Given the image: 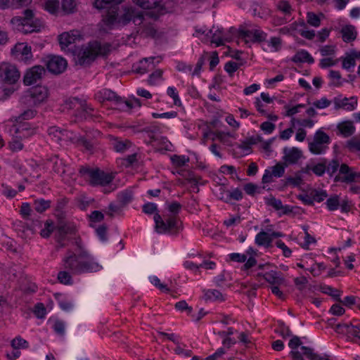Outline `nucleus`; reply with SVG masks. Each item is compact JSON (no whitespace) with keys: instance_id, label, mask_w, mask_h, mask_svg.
Listing matches in <instances>:
<instances>
[{"instance_id":"nucleus-56","label":"nucleus","mask_w":360,"mask_h":360,"mask_svg":"<svg viewBox=\"0 0 360 360\" xmlns=\"http://www.w3.org/2000/svg\"><path fill=\"white\" fill-rule=\"evenodd\" d=\"M311 170L319 176H323L326 172V162L316 164L311 167Z\"/></svg>"},{"instance_id":"nucleus-51","label":"nucleus","mask_w":360,"mask_h":360,"mask_svg":"<svg viewBox=\"0 0 360 360\" xmlns=\"http://www.w3.org/2000/svg\"><path fill=\"white\" fill-rule=\"evenodd\" d=\"M311 194L313 198V202H321L323 201L328 196L326 191L314 189L311 191Z\"/></svg>"},{"instance_id":"nucleus-21","label":"nucleus","mask_w":360,"mask_h":360,"mask_svg":"<svg viewBox=\"0 0 360 360\" xmlns=\"http://www.w3.org/2000/svg\"><path fill=\"white\" fill-rule=\"evenodd\" d=\"M283 160L288 165L296 164L302 156V150L297 148H283Z\"/></svg>"},{"instance_id":"nucleus-30","label":"nucleus","mask_w":360,"mask_h":360,"mask_svg":"<svg viewBox=\"0 0 360 360\" xmlns=\"http://www.w3.org/2000/svg\"><path fill=\"white\" fill-rule=\"evenodd\" d=\"M78 36V34L74 33V31L64 32L59 35L58 40L61 48L63 49L74 43Z\"/></svg>"},{"instance_id":"nucleus-2","label":"nucleus","mask_w":360,"mask_h":360,"mask_svg":"<svg viewBox=\"0 0 360 360\" xmlns=\"http://www.w3.org/2000/svg\"><path fill=\"white\" fill-rule=\"evenodd\" d=\"M111 51V45L108 43L102 44L97 41H90L82 46L75 54L77 64L86 66L91 64L96 57L105 56Z\"/></svg>"},{"instance_id":"nucleus-58","label":"nucleus","mask_w":360,"mask_h":360,"mask_svg":"<svg viewBox=\"0 0 360 360\" xmlns=\"http://www.w3.org/2000/svg\"><path fill=\"white\" fill-rule=\"evenodd\" d=\"M150 283L154 285L155 287H157L159 290H160L162 292H169V288H167V286L163 283H162L160 281V279L155 276H150L149 278Z\"/></svg>"},{"instance_id":"nucleus-44","label":"nucleus","mask_w":360,"mask_h":360,"mask_svg":"<svg viewBox=\"0 0 360 360\" xmlns=\"http://www.w3.org/2000/svg\"><path fill=\"white\" fill-rule=\"evenodd\" d=\"M37 114V111L33 109H27L20 115L15 117L14 120L16 122H21L24 120H28L34 117Z\"/></svg>"},{"instance_id":"nucleus-63","label":"nucleus","mask_w":360,"mask_h":360,"mask_svg":"<svg viewBox=\"0 0 360 360\" xmlns=\"http://www.w3.org/2000/svg\"><path fill=\"white\" fill-rule=\"evenodd\" d=\"M46 313V308L42 303H37L34 306V314L39 319L44 318Z\"/></svg>"},{"instance_id":"nucleus-18","label":"nucleus","mask_w":360,"mask_h":360,"mask_svg":"<svg viewBox=\"0 0 360 360\" xmlns=\"http://www.w3.org/2000/svg\"><path fill=\"white\" fill-rule=\"evenodd\" d=\"M239 36L244 39H249L253 42H261L266 39V34L261 30H245L240 27L238 30Z\"/></svg>"},{"instance_id":"nucleus-62","label":"nucleus","mask_w":360,"mask_h":360,"mask_svg":"<svg viewBox=\"0 0 360 360\" xmlns=\"http://www.w3.org/2000/svg\"><path fill=\"white\" fill-rule=\"evenodd\" d=\"M323 292L332 296L338 301H340V292L337 289H335V288L328 285V286H325L323 288Z\"/></svg>"},{"instance_id":"nucleus-17","label":"nucleus","mask_w":360,"mask_h":360,"mask_svg":"<svg viewBox=\"0 0 360 360\" xmlns=\"http://www.w3.org/2000/svg\"><path fill=\"white\" fill-rule=\"evenodd\" d=\"M45 73V69L41 65H35L28 70L23 78L25 85H32L39 80L42 75Z\"/></svg>"},{"instance_id":"nucleus-20","label":"nucleus","mask_w":360,"mask_h":360,"mask_svg":"<svg viewBox=\"0 0 360 360\" xmlns=\"http://www.w3.org/2000/svg\"><path fill=\"white\" fill-rule=\"evenodd\" d=\"M333 103L335 109L353 110L357 105V100L355 97L346 98L339 96L334 98Z\"/></svg>"},{"instance_id":"nucleus-45","label":"nucleus","mask_w":360,"mask_h":360,"mask_svg":"<svg viewBox=\"0 0 360 360\" xmlns=\"http://www.w3.org/2000/svg\"><path fill=\"white\" fill-rule=\"evenodd\" d=\"M290 35H296L297 34H300L302 29L306 27V23L304 20L295 21L289 25Z\"/></svg>"},{"instance_id":"nucleus-19","label":"nucleus","mask_w":360,"mask_h":360,"mask_svg":"<svg viewBox=\"0 0 360 360\" xmlns=\"http://www.w3.org/2000/svg\"><path fill=\"white\" fill-rule=\"evenodd\" d=\"M73 232L74 228L67 224H62L57 227L56 237L60 248H64L68 245L66 240H70L69 235L72 234Z\"/></svg>"},{"instance_id":"nucleus-43","label":"nucleus","mask_w":360,"mask_h":360,"mask_svg":"<svg viewBox=\"0 0 360 360\" xmlns=\"http://www.w3.org/2000/svg\"><path fill=\"white\" fill-rule=\"evenodd\" d=\"M44 9L51 14L56 15L59 12L58 0H47L44 3Z\"/></svg>"},{"instance_id":"nucleus-54","label":"nucleus","mask_w":360,"mask_h":360,"mask_svg":"<svg viewBox=\"0 0 360 360\" xmlns=\"http://www.w3.org/2000/svg\"><path fill=\"white\" fill-rule=\"evenodd\" d=\"M277 8L285 15H290L292 11L291 6L288 1L281 0L277 4Z\"/></svg>"},{"instance_id":"nucleus-42","label":"nucleus","mask_w":360,"mask_h":360,"mask_svg":"<svg viewBox=\"0 0 360 360\" xmlns=\"http://www.w3.org/2000/svg\"><path fill=\"white\" fill-rule=\"evenodd\" d=\"M65 104L68 108H76L78 110H81L82 107L85 106V100L79 98L77 97H74L68 100Z\"/></svg>"},{"instance_id":"nucleus-40","label":"nucleus","mask_w":360,"mask_h":360,"mask_svg":"<svg viewBox=\"0 0 360 360\" xmlns=\"http://www.w3.org/2000/svg\"><path fill=\"white\" fill-rule=\"evenodd\" d=\"M214 137L212 139V141L218 140L223 144L226 146H231V141L230 140L231 134L225 133L224 131H214L213 132Z\"/></svg>"},{"instance_id":"nucleus-24","label":"nucleus","mask_w":360,"mask_h":360,"mask_svg":"<svg viewBox=\"0 0 360 360\" xmlns=\"http://www.w3.org/2000/svg\"><path fill=\"white\" fill-rule=\"evenodd\" d=\"M265 202L267 205L274 207L276 210H281L283 214H288L292 212V209L289 205H283L280 199H277L271 195L265 198Z\"/></svg>"},{"instance_id":"nucleus-8","label":"nucleus","mask_w":360,"mask_h":360,"mask_svg":"<svg viewBox=\"0 0 360 360\" xmlns=\"http://www.w3.org/2000/svg\"><path fill=\"white\" fill-rule=\"evenodd\" d=\"M49 95L48 89L44 86H36L27 91L21 98L25 105H36L44 101Z\"/></svg>"},{"instance_id":"nucleus-6","label":"nucleus","mask_w":360,"mask_h":360,"mask_svg":"<svg viewBox=\"0 0 360 360\" xmlns=\"http://www.w3.org/2000/svg\"><path fill=\"white\" fill-rule=\"evenodd\" d=\"M123 0H95L94 7L98 10L105 9L108 13L103 18V23L110 27L115 24L119 5Z\"/></svg>"},{"instance_id":"nucleus-39","label":"nucleus","mask_w":360,"mask_h":360,"mask_svg":"<svg viewBox=\"0 0 360 360\" xmlns=\"http://www.w3.org/2000/svg\"><path fill=\"white\" fill-rule=\"evenodd\" d=\"M328 76L331 80L329 84L330 86H340L342 85L344 79H342L341 74L339 71L331 70L329 72Z\"/></svg>"},{"instance_id":"nucleus-5","label":"nucleus","mask_w":360,"mask_h":360,"mask_svg":"<svg viewBox=\"0 0 360 360\" xmlns=\"http://www.w3.org/2000/svg\"><path fill=\"white\" fill-rule=\"evenodd\" d=\"M79 172L93 186H105L114 179L112 174L105 172L98 168L82 167Z\"/></svg>"},{"instance_id":"nucleus-41","label":"nucleus","mask_w":360,"mask_h":360,"mask_svg":"<svg viewBox=\"0 0 360 360\" xmlns=\"http://www.w3.org/2000/svg\"><path fill=\"white\" fill-rule=\"evenodd\" d=\"M75 0H61V8L65 14L72 13L76 11Z\"/></svg>"},{"instance_id":"nucleus-35","label":"nucleus","mask_w":360,"mask_h":360,"mask_svg":"<svg viewBox=\"0 0 360 360\" xmlns=\"http://www.w3.org/2000/svg\"><path fill=\"white\" fill-rule=\"evenodd\" d=\"M338 128L345 137L350 136L355 131V127L351 122H344L340 124Z\"/></svg>"},{"instance_id":"nucleus-49","label":"nucleus","mask_w":360,"mask_h":360,"mask_svg":"<svg viewBox=\"0 0 360 360\" xmlns=\"http://www.w3.org/2000/svg\"><path fill=\"white\" fill-rule=\"evenodd\" d=\"M326 206L327 208L330 211L337 210L340 206V198L338 195H335L333 196L330 197L326 200Z\"/></svg>"},{"instance_id":"nucleus-32","label":"nucleus","mask_w":360,"mask_h":360,"mask_svg":"<svg viewBox=\"0 0 360 360\" xmlns=\"http://www.w3.org/2000/svg\"><path fill=\"white\" fill-rule=\"evenodd\" d=\"M271 236L266 231H262L255 236V243L258 246L269 248L271 245Z\"/></svg>"},{"instance_id":"nucleus-55","label":"nucleus","mask_w":360,"mask_h":360,"mask_svg":"<svg viewBox=\"0 0 360 360\" xmlns=\"http://www.w3.org/2000/svg\"><path fill=\"white\" fill-rule=\"evenodd\" d=\"M54 225L52 221L47 220L44 224V227L41 230L40 235L43 238H48L53 231Z\"/></svg>"},{"instance_id":"nucleus-11","label":"nucleus","mask_w":360,"mask_h":360,"mask_svg":"<svg viewBox=\"0 0 360 360\" xmlns=\"http://www.w3.org/2000/svg\"><path fill=\"white\" fill-rule=\"evenodd\" d=\"M143 11L137 10L133 6H124L120 15H117L115 23L121 25H127L130 22H133L135 25L140 21Z\"/></svg>"},{"instance_id":"nucleus-12","label":"nucleus","mask_w":360,"mask_h":360,"mask_svg":"<svg viewBox=\"0 0 360 360\" xmlns=\"http://www.w3.org/2000/svg\"><path fill=\"white\" fill-rule=\"evenodd\" d=\"M140 18L141 20L136 25L137 26V33H140L145 37H155L157 31L154 22L156 20H153L150 15L144 14L143 13Z\"/></svg>"},{"instance_id":"nucleus-14","label":"nucleus","mask_w":360,"mask_h":360,"mask_svg":"<svg viewBox=\"0 0 360 360\" xmlns=\"http://www.w3.org/2000/svg\"><path fill=\"white\" fill-rule=\"evenodd\" d=\"M95 96L96 99L100 103H103L105 101H113L119 108H120V105L131 108L133 104L131 102H123L122 98L115 92L107 89L98 91Z\"/></svg>"},{"instance_id":"nucleus-27","label":"nucleus","mask_w":360,"mask_h":360,"mask_svg":"<svg viewBox=\"0 0 360 360\" xmlns=\"http://www.w3.org/2000/svg\"><path fill=\"white\" fill-rule=\"evenodd\" d=\"M264 278L273 286L281 285L285 283V279L282 276V273L275 271L266 272L264 275Z\"/></svg>"},{"instance_id":"nucleus-3","label":"nucleus","mask_w":360,"mask_h":360,"mask_svg":"<svg viewBox=\"0 0 360 360\" xmlns=\"http://www.w3.org/2000/svg\"><path fill=\"white\" fill-rule=\"evenodd\" d=\"M11 23L18 31L23 34L39 32L43 27L41 20L36 17L34 11L31 8L24 10L22 16L13 18Z\"/></svg>"},{"instance_id":"nucleus-9","label":"nucleus","mask_w":360,"mask_h":360,"mask_svg":"<svg viewBox=\"0 0 360 360\" xmlns=\"http://www.w3.org/2000/svg\"><path fill=\"white\" fill-rule=\"evenodd\" d=\"M330 139L329 136L321 129L316 131L312 141L309 143V150L314 155L324 153L328 148Z\"/></svg>"},{"instance_id":"nucleus-60","label":"nucleus","mask_w":360,"mask_h":360,"mask_svg":"<svg viewBox=\"0 0 360 360\" xmlns=\"http://www.w3.org/2000/svg\"><path fill=\"white\" fill-rule=\"evenodd\" d=\"M167 94L169 96L173 98L174 100V104L175 105H181V100L179 97L178 93L176 91V88L173 86H169L167 90Z\"/></svg>"},{"instance_id":"nucleus-4","label":"nucleus","mask_w":360,"mask_h":360,"mask_svg":"<svg viewBox=\"0 0 360 360\" xmlns=\"http://www.w3.org/2000/svg\"><path fill=\"white\" fill-rule=\"evenodd\" d=\"M154 221L155 230L160 234L177 235L182 229V222L175 215L162 218L158 213H155Z\"/></svg>"},{"instance_id":"nucleus-50","label":"nucleus","mask_w":360,"mask_h":360,"mask_svg":"<svg viewBox=\"0 0 360 360\" xmlns=\"http://www.w3.org/2000/svg\"><path fill=\"white\" fill-rule=\"evenodd\" d=\"M307 22L310 25L318 27L321 25V18L319 15L313 12H308L307 13Z\"/></svg>"},{"instance_id":"nucleus-15","label":"nucleus","mask_w":360,"mask_h":360,"mask_svg":"<svg viewBox=\"0 0 360 360\" xmlns=\"http://www.w3.org/2000/svg\"><path fill=\"white\" fill-rule=\"evenodd\" d=\"M11 53L16 59L25 63H30L33 58L32 48L26 43L15 44L11 49Z\"/></svg>"},{"instance_id":"nucleus-57","label":"nucleus","mask_w":360,"mask_h":360,"mask_svg":"<svg viewBox=\"0 0 360 360\" xmlns=\"http://www.w3.org/2000/svg\"><path fill=\"white\" fill-rule=\"evenodd\" d=\"M172 163L176 167H182L189 161V158L184 155H174L171 158Z\"/></svg>"},{"instance_id":"nucleus-46","label":"nucleus","mask_w":360,"mask_h":360,"mask_svg":"<svg viewBox=\"0 0 360 360\" xmlns=\"http://www.w3.org/2000/svg\"><path fill=\"white\" fill-rule=\"evenodd\" d=\"M348 326L347 333L356 338L357 340L354 342L360 345V326L359 325H354L352 323H349Z\"/></svg>"},{"instance_id":"nucleus-1","label":"nucleus","mask_w":360,"mask_h":360,"mask_svg":"<svg viewBox=\"0 0 360 360\" xmlns=\"http://www.w3.org/2000/svg\"><path fill=\"white\" fill-rule=\"evenodd\" d=\"M77 248L72 251L68 250L62 259V266L72 274L79 275L85 273L99 271L102 266L96 262L90 254L84 250L80 239L72 241Z\"/></svg>"},{"instance_id":"nucleus-13","label":"nucleus","mask_w":360,"mask_h":360,"mask_svg":"<svg viewBox=\"0 0 360 360\" xmlns=\"http://www.w3.org/2000/svg\"><path fill=\"white\" fill-rule=\"evenodd\" d=\"M359 176H360V172L354 171L353 168L346 164H342L334 180L335 182L352 183L359 181Z\"/></svg>"},{"instance_id":"nucleus-28","label":"nucleus","mask_w":360,"mask_h":360,"mask_svg":"<svg viewBox=\"0 0 360 360\" xmlns=\"http://www.w3.org/2000/svg\"><path fill=\"white\" fill-rule=\"evenodd\" d=\"M342 40L345 42H351L356 39L357 32L355 27L351 25L344 26L340 31Z\"/></svg>"},{"instance_id":"nucleus-7","label":"nucleus","mask_w":360,"mask_h":360,"mask_svg":"<svg viewBox=\"0 0 360 360\" xmlns=\"http://www.w3.org/2000/svg\"><path fill=\"white\" fill-rule=\"evenodd\" d=\"M132 2L143 9L148 10L143 13L150 15L153 20H158L167 12L165 0H132Z\"/></svg>"},{"instance_id":"nucleus-53","label":"nucleus","mask_w":360,"mask_h":360,"mask_svg":"<svg viewBox=\"0 0 360 360\" xmlns=\"http://www.w3.org/2000/svg\"><path fill=\"white\" fill-rule=\"evenodd\" d=\"M130 146V142L128 141H120L117 139H115L114 142L112 143L113 148L115 151L122 153L124 152Z\"/></svg>"},{"instance_id":"nucleus-31","label":"nucleus","mask_w":360,"mask_h":360,"mask_svg":"<svg viewBox=\"0 0 360 360\" xmlns=\"http://www.w3.org/2000/svg\"><path fill=\"white\" fill-rule=\"evenodd\" d=\"M292 61L298 63H308L311 64L314 62L313 57L305 50H300L297 51L295 56L292 58Z\"/></svg>"},{"instance_id":"nucleus-48","label":"nucleus","mask_w":360,"mask_h":360,"mask_svg":"<svg viewBox=\"0 0 360 360\" xmlns=\"http://www.w3.org/2000/svg\"><path fill=\"white\" fill-rule=\"evenodd\" d=\"M205 297L207 300L212 301H223L224 300L222 293L217 290H208L205 294Z\"/></svg>"},{"instance_id":"nucleus-37","label":"nucleus","mask_w":360,"mask_h":360,"mask_svg":"<svg viewBox=\"0 0 360 360\" xmlns=\"http://www.w3.org/2000/svg\"><path fill=\"white\" fill-rule=\"evenodd\" d=\"M243 193L239 188H235L232 191H229V194H226V196H219V199L226 202H229L231 200H241L243 198Z\"/></svg>"},{"instance_id":"nucleus-64","label":"nucleus","mask_w":360,"mask_h":360,"mask_svg":"<svg viewBox=\"0 0 360 360\" xmlns=\"http://www.w3.org/2000/svg\"><path fill=\"white\" fill-rule=\"evenodd\" d=\"M355 65L356 61L351 54L342 60V68L347 70H349L350 68L354 67Z\"/></svg>"},{"instance_id":"nucleus-22","label":"nucleus","mask_w":360,"mask_h":360,"mask_svg":"<svg viewBox=\"0 0 360 360\" xmlns=\"http://www.w3.org/2000/svg\"><path fill=\"white\" fill-rule=\"evenodd\" d=\"M210 33L212 34L211 42L216 44V46H219L224 44L225 41H229L231 37L227 32L223 29H217L214 30L211 29Z\"/></svg>"},{"instance_id":"nucleus-36","label":"nucleus","mask_w":360,"mask_h":360,"mask_svg":"<svg viewBox=\"0 0 360 360\" xmlns=\"http://www.w3.org/2000/svg\"><path fill=\"white\" fill-rule=\"evenodd\" d=\"M51 206V201L46 200L43 198H39L34 201L33 208L39 213H42L46 211Z\"/></svg>"},{"instance_id":"nucleus-61","label":"nucleus","mask_w":360,"mask_h":360,"mask_svg":"<svg viewBox=\"0 0 360 360\" xmlns=\"http://www.w3.org/2000/svg\"><path fill=\"white\" fill-rule=\"evenodd\" d=\"M302 178L300 175L297 174L295 176H288L286 178L285 185H291L294 187L299 186L302 184Z\"/></svg>"},{"instance_id":"nucleus-59","label":"nucleus","mask_w":360,"mask_h":360,"mask_svg":"<svg viewBox=\"0 0 360 360\" xmlns=\"http://www.w3.org/2000/svg\"><path fill=\"white\" fill-rule=\"evenodd\" d=\"M78 143L82 145L86 150L92 152L96 146V141L87 140L84 137H81L78 139Z\"/></svg>"},{"instance_id":"nucleus-47","label":"nucleus","mask_w":360,"mask_h":360,"mask_svg":"<svg viewBox=\"0 0 360 360\" xmlns=\"http://www.w3.org/2000/svg\"><path fill=\"white\" fill-rule=\"evenodd\" d=\"M11 345L14 349H26L29 347L28 342L20 336H18L12 340Z\"/></svg>"},{"instance_id":"nucleus-16","label":"nucleus","mask_w":360,"mask_h":360,"mask_svg":"<svg viewBox=\"0 0 360 360\" xmlns=\"http://www.w3.org/2000/svg\"><path fill=\"white\" fill-rule=\"evenodd\" d=\"M67 65L65 59L56 56L49 57L46 63L48 70L56 75L63 72L66 69Z\"/></svg>"},{"instance_id":"nucleus-23","label":"nucleus","mask_w":360,"mask_h":360,"mask_svg":"<svg viewBox=\"0 0 360 360\" xmlns=\"http://www.w3.org/2000/svg\"><path fill=\"white\" fill-rule=\"evenodd\" d=\"M155 57H150L148 58H143L140 60L139 64L134 65V70L136 73L143 75L148 72L152 70L155 67L154 63Z\"/></svg>"},{"instance_id":"nucleus-34","label":"nucleus","mask_w":360,"mask_h":360,"mask_svg":"<svg viewBox=\"0 0 360 360\" xmlns=\"http://www.w3.org/2000/svg\"><path fill=\"white\" fill-rule=\"evenodd\" d=\"M53 162V169L54 172L62 176L65 173V165L62 159H60L57 155L51 159Z\"/></svg>"},{"instance_id":"nucleus-25","label":"nucleus","mask_w":360,"mask_h":360,"mask_svg":"<svg viewBox=\"0 0 360 360\" xmlns=\"http://www.w3.org/2000/svg\"><path fill=\"white\" fill-rule=\"evenodd\" d=\"M48 134L52 137V139L60 142L63 141H68L71 137L68 135L69 132L65 130H62L58 127H51L48 129Z\"/></svg>"},{"instance_id":"nucleus-38","label":"nucleus","mask_w":360,"mask_h":360,"mask_svg":"<svg viewBox=\"0 0 360 360\" xmlns=\"http://www.w3.org/2000/svg\"><path fill=\"white\" fill-rule=\"evenodd\" d=\"M72 273L68 270L60 271L58 274L57 278L58 281L64 285H72L73 283Z\"/></svg>"},{"instance_id":"nucleus-10","label":"nucleus","mask_w":360,"mask_h":360,"mask_svg":"<svg viewBox=\"0 0 360 360\" xmlns=\"http://www.w3.org/2000/svg\"><path fill=\"white\" fill-rule=\"evenodd\" d=\"M20 78V72L16 67L8 63H0V81L1 86L13 84Z\"/></svg>"},{"instance_id":"nucleus-33","label":"nucleus","mask_w":360,"mask_h":360,"mask_svg":"<svg viewBox=\"0 0 360 360\" xmlns=\"http://www.w3.org/2000/svg\"><path fill=\"white\" fill-rule=\"evenodd\" d=\"M117 199L123 207L130 203L133 200V192L129 190H125L117 194Z\"/></svg>"},{"instance_id":"nucleus-26","label":"nucleus","mask_w":360,"mask_h":360,"mask_svg":"<svg viewBox=\"0 0 360 360\" xmlns=\"http://www.w3.org/2000/svg\"><path fill=\"white\" fill-rule=\"evenodd\" d=\"M15 133L20 134L19 136H16L12 139L9 143V147L13 152L21 150L23 148V144L21 142L22 138L27 137V135L23 133L24 129H20V128L14 126Z\"/></svg>"},{"instance_id":"nucleus-52","label":"nucleus","mask_w":360,"mask_h":360,"mask_svg":"<svg viewBox=\"0 0 360 360\" xmlns=\"http://www.w3.org/2000/svg\"><path fill=\"white\" fill-rule=\"evenodd\" d=\"M340 164L338 160L333 159L328 164H326V172L332 176L340 167Z\"/></svg>"},{"instance_id":"nucleus-29","label":"nucleus","mask_w":360,"mask_h":360,"mask_svg":"<svg viewBox=\"0 0 360 360\" xmlns=\"http://www.w3.org/2000/svg\"><path fill=\"white\" fill-rule=\"evenodd\" d=\"M303 354V358L305 357L309 360H329L328 356L326 354H319L314 353L311 348L307 347H300Z\"/></svg>"}]
</instances>
